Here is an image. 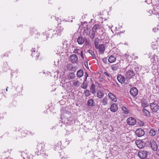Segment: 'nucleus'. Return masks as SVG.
Returning a JSON list of instances; mask_svg holds the SVG:
<instances>
[{"instance_id":"1","label":"nucleus","mask_w":159,"mask_h":159,"mask_svg":"<svg viewBox=\"0 0 159 159\" xmlns=\"http://www.w3.org/2000/svg\"><path fill=\"white\" fill-rule=\"evenodd\" d=\"M63 28L62 26L59 25L53 29L48 30L43 33L44 35V40H47L49 36L50 33L52 34V37H57L61 35L63 32Z\"/></svg>"},{"instance_id":"2","label":"nucleus","mask_w":159,"mask_h":159,"mask_svg":"<svg viewBox=\"0 0 159 159\" xmlns=\"http://www.w3.org/2000/svg\"><path fill=\"white\" fill-rule=\"evenodd\" d=\"M44 146L45 144L43 143H38L35 150V155H39L42 154L44 151Z\"/></svg>"},{"instance_id":"3","label":"nucleus","mask_w":159,"mask_h":159,"mask_svg":"<svg viewBox=\"0 0 159 159\" xmlns=\"http://www.w3.org/2000/svg\"><path fill=\"white\" fill-rule=\"evenodd\" d=\"M150 107L151 110L153 112H157L159 109V106L158 103L156 102H153L150 104Z\"/></svg>"},{"instance_id":"4","label":"nucleus","mask_w":159,"mask_h":159,"mask_svg":"<svg viewBox=\"0 0 159 159\" xmlns=\"http://www.w3.org/2000/svg\"><path fill=\"white\" fill-rule=\"evenodd\" d=\"M32 53L31 56L32 57L34 58L36 60L38 59L39 56V52H38L37 49L35 48H32L31 50Z\"/></svg>"},{"instance_id":"5","label":"nucleus","mask_w":159,"mask_h":159,"mask_svg":"<svg viewBox=\"0 0 159 159\" xmlns=\"http://www.w3.org/2000/svg\"><path fill=\"white\" fill-rule=\"evenodd\" d=\"M137 146L139 148H142L144 147L145 145V143L142 140H136L135 142Z\"/></svg>"},{"instance_id":"6","label":"nucleus","mask_w":159,"mask_h":159,"mask_svg":"<svg viewBox=\"0 0 159 159\" xmlns=\"http://www.w3.org/2000/svg\"><path fill=\"white\" fill-rule=\"evenodd\" d=\"M138 156L141 159L145 158L147 156V152L145 151H140L138 152Z\"/></svg>"},{"instance_id":"7","label":"nucleus","mask_w":159,"mask_h":159,"mask_svg":"<svg viewBox=\"0 0 159 159\" xmlns=\"http://www.w3.org/2000/svg\"><path fill=\"white\" fill-rule=\"evenodd\" d=\"M150 147L153 150L156 151L157 150L158 148V146L156 142L154 140H152L150 142Z\"/></svg>"},{"instance_id":"8","label":"nucleus","mask_w":159,"mask_h":159,"mask_svg":"<svg viewBox=\"0 0 159 159\" xmlns=\"http://www.w3.org/2000/svg\"><path fill=\"white\" fill-rule=\"evenodd\" d=\"M127 124L130 125H134L136 123L135 119L132 117L128 118L127 120Z\"/></svg>"},{"instance_id":"9","label":"nucleus","mask_w":159,"mask_h":159,"mask_svg":"<svg viewBox=\"0 0 159 159\" xmlns=\"http://www.w3.org/2000/svg\"><path fill=\"white\" fill-rule=\"evenodd\" d=\"M136 135L139 137H140L144 135L145 134L144 130L141 128L137 129L135 131Z\"/></svg>"},{"instance_id":"10","label":"nucleus","mask_w":159,"mask_h":159,"mask_svg":"<svg viewBox=\"0 0 159 159\" xmlns=\"http://www.w3.org/2000/svg\"><path fill=\"white\" fill-rule=\"evenodd\" d=\"M134 75L135 73L133 70H129L126 72L125 76L127 79H130Z\"/></svg>"},{"instance_id":"11","label":"nucleus","mask_w":159,"mask_h":159,"mask_svg":"<svg viewBox=\"0 0 159 159\" xmlns=\"http://www.w3.org/2000/svg\"><path fill=\"white\" fill-rule=\"evenodd\" d=\"M130 93L132 96L135 97L138 94V91L136 88L133 87L130 89Z\"/></svg>"},{"instance_id":"12","label":"nucleus","mask_w":159,"mask_h":159,"mask_svg":"<svg viewBox=\"0 0 159 159\" xmlns=\"http://www.w3.org/2000/svg\"><path fill=\"white\" fill-rule=\"evenodd\" d=\"M96 48L98 49L99 52L100 53L103 54L104 53L105 50V46L103 44H101L98 45L97 48Z\"/></svg>"},{"instance_id":"13","label":"nucleus","mask_w":159,"mask_h":159,"mask_svg":"<svg viewBox=\"0 0 159 159\" xmlns=\"http://www.w3.org/2000/svg\"><path fill=\"white\" fill-rule=\"evenodd\" d=\"M118 109V107L117 105L115 103L111 104L110 108V111L112 112L116 111Z\"/></svg>"},{"instance_id":"14","label":"nucleus","mask_w":159,"mask_h":159,"mask_svg":"<svg viewBox=\"0 0 159 159\" xmlns=\"http://www.w3.org/2000/svg\"><path fill=\"white\" fill-rule=\"evenodd\" d=\"M117 79L118 82L121 84L124 83L125 81L124 77L120 74L117 75Z\"/></svg>"},{"instance_id":"15","label":"nucleus","mask_w":159,"mask_h":159,"mask_svg":"<svg viewBox=\"0 0 159 159\" xmlns=\"http://www.w3.org/2000/svg\"><path fill=\"white\" fill-rule=\"evenodd\" d=\"M84 76L85 77V79L84 81L83 82L82 84L81 85V87L82 88L86 89L88 87V83L86 82V80L87 79V77L88 76V75L87 72H85L84 74Z\"/></svg>"},{"instance_id":"16","label":"nucleus","mask_w":159,"mask_h":159,"mask_svg":"<svg viewBox=\"0 0 159 159\" xmlns=\"http://www.w3.org/2000/svg\"><path fill=\"white\" fill-rule=\"evenodd\" d=\"M71 61L73 63H76L78 61V57L75 54L71 55L70 57Z\"/></svg>"},{"instance_id":"17","label":"nucleus","mask_w":159,"mask_h":159,"mask_svg":"<svg viewBox=\"0 0 159 159\" xmlns=\"http://www.w3.org/2000/svg\"><path fill=\"white\" fill-rule=\"evenodd\" d=\"M86 40H87L86 39H85H85L83 37L80 36L78 37L77 41L79 44L82 45L84 43L85 41L86 42Z\"/></svg>"},{"instance_id":"18","label":"nucleus","mask_w":159,"mask_h":159,"mask_svg":"<svg viewBox=\"0 0 159 159\" xmlns=\"http://www.w3.org/2000/svg\"><path fill=\"white\" fill-rule=\"evenodd\" d=\"M108 96L111 101L116 102L117 101V99L116 98L112 93H109L108 94Z\"/></svg>"},{"instance_id":"19","label":"nucleus","mask_w":159,"mask_h":159,"mask_svg":"<svg viewBox=\"0 0 159 159\" xmlns=\"http://www.w3.org/2000/svg\"><path fill=\"white\" fill-rule=\"evenodd\" d=\"M116 60V57L115 56L111 55L109 57L108 61L110 63H113L115 62Z\"/></svg>"},{"instance_id":"20","label":"nucleus","mask_w":159,"mask_h":159,"mask_svg":"<svg viewBox=\"0 0 159 159\" xmlns=\"http://www.w3.org/2000/svg\"><path fill=\"white\" fill-rule=\"evenodd\" d=\"M104 93L100 90L98 91L97 93V97L99 98H101L104 96Z\"/></svg>"},{"instance_id":"21","label":"nucleus","mask_w":159,"mask_h":159,"mask_svg":"<svg viewBox=\"0 0 159 159\" xmlns=\"http://www.w3.org/2000/svg\"><path fill=\"white\" fill-rule=\"evenodd\" d=\"M119 64L118 63H117L116 64L111 65L110 67L112 70L115 71L117 70L119 68Z\"/></svg>"},{"instance_id":"22","label":"nucleus","mask_w":159,"mask_h":159,"mask_svg":"<svg viewBox=\"0 0 159 159\" xmlns=\"http://www.w3.org/2000/svg\"><path fill=\"white\" fill-rule=\"evenodd\" d=\"M96 86L94 84H92L90 88L91 92L93 94L95 93L96 92Z\"/></svg>"},{"instance_id":"23","label":"nucleus","mask_w":159,"mask_h":159,"mask_svg":"<svg viewBox=\"0 0 159 159\" xmlns=\"http://www.w3.org/2000/svg\"><path fill=\"white\" fill-rule=\"evenodd\" d=\"M108 98L107 97H104V98L102 99L101 102V103L102 104V105L103 106H105L107 104L108 102Z\"/></svg>"},{"instance_id":"24","label":"nucleus","mask_w":159,"mask_h":159,"mask_svg":"<svg viewBox=\"0 0 159 159\" xmlns=\"http://www.w3.org/2000/svg\"><path fill=\"white\" fill-rule=\"evenodd\" d=\"M84 73L83 70L81 69H80L77 71L76 76L79 78H81L83 75Z\"/></svg>"},{"instance_id":"25","label":"nucleus","mask_w":159,"mask_h":159,"mask_svg":"<svg viewBox=\"0 0 159 159\" xmlns=\"http://www.w3.org/2000/svg\"><path fill=\"white\" fill-rule=\"evenodd\" d=\"M72 84L74 86L78 87L80 85V81L78 79L74 80L72 81Z\"/></svg>"},{"instance_id":"26","label":"nucleus","mask_w":159,"mask_h":159,"mask_svg":"<svg viewBox=\"0 0 159 159\" xmlns=\"http://www.w3.org/2000/svg\"><path fill=\"white\" fill-rule=\"evenodd\" d=\"M21 153V156L23 157V159H28V153L26 151V152H22Z\"/></svg>"},{"instance_id":"27","label":"nucleus","mask_w":159,"mask_h":159,"mask_svg":"<svg viewBox=\"0 0 159 159\" xmlns=\"http://www.w3.org/2000/svg\"><path fill=\"white\" fill-rule=\"evenodd\" d=\"M87 105L91 107L94 106L95 105V102L92 99L89 100L87 102Z\"/></svg>"},{"instance_id":"28","label":"nucleus","mask_w":159,"mask_h":159,"mask_svg":"<svg viewBox=\"0 0 159 159\" xmlns=\"http://www.w3.org/2000/svg\"><path fill=\"white\" fill-rule=\"evenodd\" d=\"M66 68L67 70L70 71L73 70L75 69V67L71 64H67L66 65Z\"/></svg>"},{"instance_id":"29","label":"nucleus","mask_w":159,"mask_h":159,"mask_svg":"<svg viewBox=\"0 0 159 159\" xmlns=\"http://www.w3.org/2000/svg\"><path fill=\"white\" fill-rule=\"evenodd\" d=\"M75 77V74L73 73H70L67 76V78L69 80L74 79Z\"/></svg>"},{"instance_id":"30","label":"nucleus","mask_w":159,"mask_h":159,"mask_svg":"<svg viewBox=\"0 0 159 159\" xmlns=\"http://www.w3.org/2000/svg\"><path fill=\"white\" fill-rule=\"evenodd\" d=\"M54 149L56 151H59L61 150V143H58L56 145L55 147H54Z\"/></svg>"},{"instance_id":"31","label":"nucleus","mask_w":159,"mask_h":159,"mask_svg":"<svg viewBox=\"0 0 159 159\" xmlns=\"http://www.w3.org/2000/svg\"><path fill=\"white\" fill-rule=\"evenodd\" d=\"M143 111L144 115L147 116H149L150 115V112L145 108L143 109Z\"/></svg>"},{"instance_id":"32","label":"nucleus","mask_w":159,"mask_h":159,"mask_svg":"<svg viewBox=\"0 0 159 159\" xmlns=\"http://www.w3.org/2000/svg\"><path fill=\"white\" fill-rule=\"evenodd\" d=\"M157 131L153 129H151L149 131V134L151 136H154L156 135Z\"/></svg>"},{"instance_id":"33","label":"nucleus","mask_w":159,"mask_h":159,"mask_svg":"<svg viewBox=\"0 0 159 159\" xmlns=\"http://www.w3.org/2000/svg\"><path fill=\"white\" fill-rule=\"evenodd\" d=\"M152 59V60H153L152 61L153 63H157L158 62L157 56L156 55H153V57Z\"/></svg>"},{"instance_id":"34","label":"nucleus","mask_w":159,"mask_h":159,"mask_svg":"<svg viewBox=\"0 0 159 159\" xmlns=\"http://www.w3.org/2000/svg\"><path fill=\"white\" fill-rule=\"evenodd\" d=\"M99 39L98 38H95L94 39V45L95 48H97L98 46Z\"/></svg>"},{"instance_id":"35","label":"nucleus","mask_w":159,"mask_h":159,"mask_svg":"<svg viewBox=\"0 0 159 159\" xmlns=\"http://www.w3.org/2000/svg\"><path fill=\"white\" fill-rule=\"evenodd\" d=\"M122 110L125 114H127L129 113V110L124 106L122 107Z\"/></svg>"},{"instance_id":"36","label":"nucleus","mask_w":159,"mask_h":159,"mask_svg":"<svg viewBox=\"0 0 159 159\" xmlns=\"http://www.w3.org/2000/svg\"><path fill=\"white\" fill-rule=\"evenodd\" d=\"M100 28V26L99 25H96L93 26L92 31L96 32L97 30L99 29Z\"/></svg>"},{"instance_id":"37","label":"nucleus","mask_w":159,"mask_h":159,"mask_svg":"<svg viewBox=\"0 0 159 159\" xmlns=\"http://www.w3.org/2000/svg\"><path fill=\"white\" fill-rule=\"evenodd\" d=\"M84 93L85 94V96L87 97H89L91 95L90 91L88 89L85 90L84 92Z\"/></svg>"},{"instance_id":"38","label":"nucleus","mask_w":159,"mask_h":159,"mask_svg":"<svg viewBox=\"0 0 159 159\" xmlns=\"http://www.w3.org/2000/svg\"><path fill=\"white\" fill-rule=\"evenodd\" d=\"M88 52L93 57V58H95V55L94 54V53L93 51L92 50H88Z\"/></svg>"},{"instance_id":"39","label":"nucleus","mask_w":159,"mask_h":159,"mask_svg":"<svg viewBox=\"0 0 159 159\" xmlns=\"http://www.w3.org/2000/svg\"><path fill=\"white\" fill-rule=\"evenodd\" d=\"M95 32H94V31H92L91 33L90 36V37L91 39H93L94 38L95 35Z\"/></svg>"},{"instance_id":"40","label":"nucleus","mask_w":159,"mask_h":159,"mask_svg":"<svg viewBox=\"0 0 159 159\" xmlns=\"http://www.w3.org/2000/svg\"><path fill=\"white\" fill-rule=\"evenodd\" d=\"M104 74L106 76L107 79H108L110 78V75L109 73L107 72V71H105L104 72Z\"/></svg>"},{"instance_id":"41","label":"nucleus","mask_w":159,"mask_h":159,"mask_svg":"<svg viewBox=\"0 0 159 159\" xmlns=\"http://www.w3.org/2000/svg\"><path fill=\"white\" fill-rule=\"evenodd\" d=\"M103 62H104V63L105 64H106L107 63V58H102V59Z\"/></svg>"},{"instance_id":"42","label":"nucleus","mask_w":159,"mask_h":159,"mask_svg":"<svg viewBox=\"0 0 159 159\" xmlns=\"http://www.w3.org/2000/svg\"><path fill=\"white\" fill-rule=\"evenodd\" d=\"M142 106L143 107H146L148 106V105L147 103H143L142 102Z\"/></svg>"},{"instance_id":"43","label":"nucleus","mask_w":159,"mask_h":159,"mask_svg":"<svg viewBox=\"0 0 159 159\" xmlns=\"http://www.w3.org/2000/svg\"><path fill=\"white\" fill-rule=\"evenodd\" d=\"M139 124L141 126H143L144 125V123L141 121H140L139 122Z\"/></svg>"},{"instance_id":"44","label":"nucleus","mask_w":159,"mask_h":159,"mask_svg":"<svg viewBox=\"0 0 159 159\" xmlns=\"http://www.w3.org/2000/svg\"><path fill=\"white\" fill-rule=\"evenodd\" d=\"M78 52L77 53V54L78 55H80V54L82 53V51L80 49H78Z\"/></svg>"},{"instance_id":"45","label":"nucleus","mask_w":159,"mask_h":159,"mask_svg":"<svg viewBox=\"0 0 159 159\" xmlns=\"http://www.w3.org/2000/svg\"><path fill=\"white\" fill-rule=\"evenodd\" d=\"M78 49H77V48L75 49L74 51V53H75V54H77V53L78 52Z\"/></svg>"},{"instance_id":"46","label":"nucleus","mask_w":159,"mask_h":159,"mask_svg":"<svg viewBox=\"0 0 159 159\" xmlns=\"http://www.w3.org/2000/svg\"><path fill=\"white\" fill-rule=\"evenodd\" d=\"M80 55L81 57L82 58L84 59V55L83 53V52H82V53H81L80 54Z\"/></svg>"},{"instance_id":"47","label":"nucleus","mask_w":159,"mask_h":159,"mask_svg":"<svg viewBox=\"0 0 159 159\" xmlns=\"http://www.w3.org/2000/svg\"><path fill=\"white\" fill-rule=\"evenodd\" d=\"M33 157V156L32 155H30L28 156V159H32Z\"/></svg>"},{"instance_id":"48","label":"nucleus","mask_w":159,"mask_h":159,"mask_svg":"<svg viewBox=\"0 0 159 159\" xmlns=\"http://www.w3.org/2000/svg\"><path fill=\"white\" fill-rule=\"evenodd\" d=\"M125 57L126 59H127L129 57V55L125 54L124 56Z\"/></svg>"},{"instance_id":"49","label":"nucleus","mask_w":159,"mask_h":159,"mask_svg":"<svg viewBox=\"0 0 159 159\" xmlns=\"http://www.w3.org/2000/svg\"><path fill=\"white\" fill-rule=\"evenodd\" d=\"M61 159H66V158L64 157H61Z\"/></svg>"},{"instance_id":"50","label":"nucleus","mask_w":159,"mask_h":159,"mask_svg":"<svg viewBox=\"0 0 159 159\" xmlns=\"http://www.w3.org/2000/svg\"><path fill=\"white\" fill-rule=\"evenodd\" d=\"M157 44H158L159 45V39H158V40H157Z\"/></svg>"},{"instance_id":"51","label":"nucleus","mask_w":159,"mask_h":159,"mask_svg":"<svg viewBox=\"0 0 159 159\" xmlns=\"http://www.w3.org/2000/svg\"><path fill=\"white\" fill-rule=\"evenodd\" d=\"M22 137H25V135H24V133L22 134Z\"/></svg>"},{"instance_id":"52","label":"nucleus","mask_w":159,"mask_h":159,"mask_svg":"<svg viewBox=\"0 0 159 159\" xmlns=\"http://www.w3.org/2000/svg\"><path fill=\"white\" fill-rule=\"evenodd\" d=\"M29 134H31V135H32V132H29Z\"/></svg>"},{"instance_id":"53","label":"nucleus","mask_w":159,"mask_h":159,"mask_svg":"<svg viewBox=\"0 0 159 159\" xmlns=\"http://www.w3.org/2000/svg\"><path fill=\"white\" fill-rule=\"evenodd\" d=\"M157 154L158 156H159V151L157 152Z\"/></svg>"},{"instance_id":"54","label":"nucleus","mask_w":159,"mask_h":159,"mask_svg":"<svg viewBox=\"0 0 159 159\" xmlns=\"http://www.w3.org/2000/svg\"><path fill=\"white\" fill-rule=\"evenodd\" d=\"M8 88L7 87V88H6V90L7 91V89H8Z\"/></svg>"},{"instance_id":"55","label":"nucleus","mask_w":159,"mask_h":159,"mask_svg":"<svg viewBox=\"0 0 159 159\" xmlns=\"http://www.w3.org/2000/svg\"><path fill=\"white\" fill-rule=\"evenodd\" d=\"M90 33V31H89V34H89V33Z\"/></svg>"},{"instance_id":"56","label":"nucleus","mask_w":159,"mask_h":159,"mask_svg":"<svg viewBox=\"0 0 159 159\" xmlns=\"http://www.w3.org/2000/svg\"><path fill=\"white\" fill-rule=\"evenodd\" d=\"M143 159H148V158H145Z\"/></svg>"},{"instance_id":"57","label":"nucleus","mask_w":159,"mask_h":159,"mask_svg":"<svg viewBox=\"0 0 159 159\" xmlns=\"http://www.w3.org/2000/svg\"><path fill=\"white\" fill-rule=\"evenodd\" d=\"M86 31V30H85V31H85V33H86V32H85Z\"/></svg>"},{"instance_id":"58","label":"nucleus","mask_w":159,"mask_h":159,"mask_svg":"<svg viewBox=\"0 0 159 159\" xmlns=\"http://www.w3.org/2000/svg\"><path fill=\"white\" fill-rule=\"evenodd\" d=\"M158 131H159V129H158Z\"/></svg>"},{"instance_id":"59","label":"nucleus","mask_w":159,"mask_h":159,"mask_svg":"<svg viewBox=\"0 0 159 159\" xmlns=\"http://www.w3.org/2000/svg\"><path fill=\"white\" fill-rule=\"evenodd\" d=\"M45 159H47V158H45Z\"/></svg>"}]
</instances>
